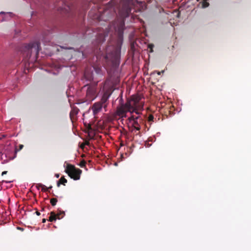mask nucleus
Listing matches in <instances>:
<instances>
[{
    "label": "nucleus",
    "mask_w": 251,
    "mask_h": 251,
    "mask_svg": "<svg viewBox=\"0 0 251 251\" xmlns=\"http://www.w3.org/2000/svg\"><path fill=\"white\" fill-rule=\"evenodd\" d=\"M132 7L134 11L141 10L144 8V4L137 0H122L120 2L118 16L117 20L110 25V29H114L118 35V38L114 45L109 46L106 49V54L103 56L104 69L107 67L116 69L120 63L121 49L123 43V33L125 27V19L131 13Z\"/></svg>",
    "instance_id": "nucleus-1"
},
{
    "label": "nucleus",
    "mask_w": 251,
    "mask_h": 251,
    "mask_svg": "<svg viewBox=\"0 0 251 251\" xmlns=\"http://www.w3.org/2000/svg\"><path fill=\"white\" fill-rule=\"evenodd\" d=\"M84 78L88 81L91 82L93 81L95 85L89 86L87 87L86 91V98L87 100L92 101L94 100L97 97L96 91L97 88L96 85L98 81H99L94 77V74L93 71L89 70L88 69H86L85 70L84 74Z\"/></svg>",
    "instance_id": "nucleus-2"
},
{
    "label": "nucleus",
    "mask_w": 251,
    "mask_h": 251,
    "mask_svg": "<svg viewBox=\"0 0 251 251\" xmlns=\"http://www.w3.org/2000/svg\"><path fill=\"white\" fill-rule=\"evenodd\" d=\"M138 100L137 99L133 98L128 100L126 103L121 104L117 108V114L122 117H126L127 112L130 113L135 112L138 114Z\"/></svg>",
    "instance_id": "nucleus-3"
},
{
    "label": "nucleus",
    "mask_w": 251,
    "mask_h": 251,
    "mask_svg": "<svg viewBox=\"0 0 251 251\" xmlns=\"http://www.w3.org/2000/svg\"><path fill=\"white\" fill-rule=\"evenodd\" d=\"M40 50V43L38 41L31 42L24 46L22 52L24 57L30 58L32 54L37 56Z\"/></svg>",
    "instance_id": "nucleus-4"
},
{
    "label": "nucleus",
    "mask_w": 251,
    "mask_h": 251,
    "mask_svg": "<svg viewBox=\"0 0 251 251\" xmlns=\"http://www.w3.org/2000/svg\"><path fill=\"white\" fill-rule=\"evenodd\" d=\"M113 88V82L110 78H108L105 81L102 88L101 89V91H102L103 95V99H105V100H107L110 96H111Z\"/></svg>",
    "instance_id": "nucleus-5"
},
{
    "label": "nucleus",
    "mask_w": 251,
    "mask_h": 251,
    "mask_svg": "<svg viewBox=\"0 0 251 251\" xmlns=\"http://www.w3.org/2000/svg\"><path fill=\"white\" fill-rule=\"evenodd\" d=\"M128 126L131 127V132H136L140 129V123L141 121V119L139 116H136L132 115L129 117L127 119Z\"/></svg>",
    "instance_id": "nucleus-6"
},
{
    "label": "nucleus",
    "mask_w": 251,
    "mask_h": 251,
    "mask_svg": "<svg viewBox=\"0 0 251 251\" xmlns=\"http://www.w3.org/2000/svg\"><path fill=\"white\" fill-rule=\"evenodd\" d=\"M65 171L68 174V175L74 179H79L80 175L81 173V170L76 169L71 165H68Z\"/></svg>",
    "instance_id": "nucleus-7"
},
{
    "label": "nucleus",
    "mask_w": 251,
    "mask_h": 251,
    "mask_svg": "<svg viewBox=\"0 0 251 251\" xmlns=\"http://www.w3.org/2000/svg\"><path fill=\"white\" fill-rule=\"evenodd\" d=\"M12 152L13 150L8 151L5 150L3 152L0 151V160L1 161L2 164L6 163L14 159V157L12 156Z\"/></svg>",
    "instance_id": "nucleus-8"
},
{
    "label": "nucleus",
    "mask_w": 251,
    "mask_h": 251,
    "mask_svg": "<svg viewBox=\"0 0 251 251\" xmlns=\"http://www.w3.org/2000/svg\"><path fill=\"white\" fill-rule=\"evenodd\" d=\"M102 108V104L101 102H96L93 104L92 109L94 115H97L100 112Z\"/></svg>",
    "instance_id": "nucleus-9"
},
{
    "label": "nucleus",
    "mask_w": 251,
    "mask_h": 251,
    "mask_svg": "<svg viewBox=\"0 0 251 251\" xmlns=\"http://www.w3.org/2000/svg\"><path fill=\"white\" fill-rule=\"evenodd\" d=\"M12 13L11 12L5 13L4 12H0V15L1 18L0 19V22H3L9 20L12 17Z\"/></svg>",
    "instance_id": "nucleus-10"
},
{
    "label": "nucleus",
    "mask_w": 251,
    "mask_h": 251,
    "mask_svg": "<svg viewBox=\"0 0 251 251\" xmlns=\"http://www.w3.org/2000/svg\"><path fill=\"white\" fill-rule=\"evenodd\" d=\"M107 36V33H100L97 37V42L98 44H100L105 40V37Z\"/></svg>",
    "instance_id": "nucleus-11"
},
{
    "label": "nucleus",
    "mask_w": 251,
    "mask_h": 251,
    "mask_svg": "<svg viewBox=\"0 0 251 251\" xmlns=\"http://www.w3.org/2000/svg\"><path fill=\"white\" fill-rule=\"evenodd\" d=\"M93 70L95 71V74L100 76L103 75V70L102 67L97 65L93 66Z\"/></svg>",
    "instance_id": "nucleus-12"
},
{
    "label": "nucleus",
    "mask_w": 251,
    "mask_h": 251,
    "mask_svg": "<svg viewBox=\"0 0 251 251\" xmlns=\"http://www.w3.org/2000/svg\"><path fill=\"white\" fill-rule=\"evenodd\" d=\"M60 219V218L59 216V215H56L53 212H51L50 213V215L49 217V221L50 222H53L56 220V218Z\"/></svg>",
    "instance_id": "nucleus-13"
},
{
    "label": "nucleus",
    "mask_w": 251,
    "mask_h": 251,
    "mask_svg": "<svg viewBox=\"0 0 251 251\" xmlns=\"http://www.w3.org/2000/svg\"><path fill=\"white\" fill-rule=\"evenodd\" d=\"M78 111L79 110L77 108H74L70 112V118L72 119L73 117L76 115L78 113Z\"/></svg>",
    "instance_id": "nucleus-14"
},
{
    "label": "nucleus",
    "mask_w": 251,
    "mask_h": 251,
    "mask_svg": "<svg viewBox=\"0 0 251 251\" xmlns=\"http://www.w3.org/2000/svg\"><path fill=\"white\" fill-rule=\"evenodd\" d=\"M138 42H139V40H136L135 42H132L131 44V48L133 51H135L137 50L136 46H138L137 43Z\"/></svg>",
    "instance_id": "nucleus-15"
},
{
    "label": "nucleus",
    "mask_w": 251,
    "mask_h": 251,
    "mask_svg": "<svg viewBox=\"0 0 251 251\" xmlns=\"http://www.w3.org/2000/svg\"><path fill=\"white\" fill-rule=\"evenodd\" d=\"M67 182V180L66 179H65L64 177H62L60 179V180L57 182V185L58 187L60 186V184H62L63 185H65V184Z\"/></svg>",
    "instance_id": "nucleus-16"
},
{
    "label": "nucleus",
    "mask_w": 251,
    "mask_h": 251,
    "mask_svg": "<svg viewBox=\"0 0 251 251\" xmlns=\"http://www.w3.org/2000/svg\"><path fill=\"white\" fill-rule=\"evenodd\" d=\"M38 186H41V190L43 191H48L49 189L51 188V187L48 188L47 186L41 183H38Z\"/></svg>",
    "instance_id": "nucleus-17"
},
{
    "label": "nucleus",
    "mask_w": 251,
    "mask_h": 251,
    "mask_svg": "<svg viewBox=\"0 0 251 251\" xmlns=\"http://www.w3.org/2000/svg\"><path fill=\"white\" fill-rule=\"evenodd\" d=\"M209 3L206 1V0L202 1V7L205 8L208 7Z\"/></svg>",
    "instance_id": "nucleus-18"
},
{
    "label": "nucleus",
    "mask_w": 251,
    "mask_h": 251,
    "mask_svg": "<svg viewBox=\"0 0 251 251\" xmlns=\"http://www.w3.org/2000/svg\"><path fill=\"white\" fill-rule=\"evenodd\" d=\"M57 202V200L56 199L52 198L50 200V203L52 206H54L56 202Z\"/></svg>",
    "instance_id": "nucleus-19"
},
{
    "label": "nucleus",
    "mask_w": 251,
    "mask_h": 251,
    "mask_svg": "<svg viewBox=\"0 0 251 251\" xmlns=\"http://www.w3.org/2000/svg\"><path fill=\"white\" fill-rule=\"evenodd\" d=\"M148 48L150 49V52H152L153 51V50H152V48L153 47V45H152V44H149L148 45Z\"/></svg>",
    "instance_id": "nucleus-20"
},
{
    "label": "nucleus",
    "mask_w": 251,
    "mask_h": 251,
    "mask_svg": "<svg viewBox=\"0 0 251 251\" xmlns=\"http://www.w3.org/2000/svg\"><path fill=\"white\" fill-rule=\"evenodd\" d=\"M85 164L86 162L84 161H82L80 162L79 165L81 167H83L84 166H85Z\"/></svg>",
    "instance_id": "nucleus-21"
},
{
    "label": "nucleus",
    "mask_w": 251,
    "mask_h": 251,
    "mask_svg": "<svg viewBox=\"0 0 251 251\" xmlns=\"http://www.w3.org/2000/svg\"><path fill=\"white\" fill-rule=\"evenodd\" d=\"M153 119V117L152 116H149V121H152Z\"/></svg>",
    "instance_id": "nucleus-22"
},
{
    "label": "nucleus",
    "mask_w": 251,
    "mask_h": 251,
    "mask_svg": "<svg viewBox=\"0 0 251 251\" xmlns=\"http://www.w3.org/2000/svg\"><path fill=\"white\" fill-rule=\"evenodd\" d=\"M55 176L56 178H58L59 177V175L58 174H56Z\"/></svg>",
    "instance_id": "nucleus-23"
},
{
    "label": "nucleus",
    "mask_w": 251,
    "mask_h": 251,
    "mask_svg": "<svg viewBox=\"0 0 251 251\" xmlns=\"http://www.w3.org/2000/svg\"><path fill=\"white\" fill-rule=\"evenodd\" d=\"M23 148V145H20V149H19V150H21Z\"/></svg>",
    "instance_id": "nucleus-24"
},
{
    "label": "nucleus",
    "mask_w": 251,
    "mask_h": 251,
    "mask_svg": "<svg viewBox=\"0 0 251 251\" xmlns=\"http://www.w3.org/2000/svg\"><path fill=\"white\" fill-rule=\"evenodd\" d=\"M7 173V171H4L2 173V175H5Z\"/></svg>",
    "instance_id": "nucleus-25"
},
{
    "label": "nucleus",
    "mask_w": 251,
    "mask_h": 251,
    "mask_svg": "<svg viewBox=\"0 0 251 251\" xmlns=\"http://www.w3.org/2000/svg\"><path fill=\"white\" fill-rule=\"evenodd\" d=\"M36 187H37V188L38 189H39L40 188H41V186H38V184H37Z\"/></svg>",
    "instance_id": "nucleus-26"
},
{
    "label": "nucleus",
    "mask_w": 251,
    "mask_h": 251,
    "mask_svg": "<svg viewBox=\"0 0 251 251\" xmlns=\"http://www.w3.org/2000/svg\"><path fill=\"white\" fill-rule=\"evenodd\" d=\"M36 214H37V215H40V212H38V211H36Z\"/></svg>",
    "instance_id": "nucleus-27"
},
{
    "label": "nucleus",
    "mask_w": 251,
    "mask_h": 251,
    "mask_svg": "<svg viewBox=\"0 0 251 251\" xmlns=\"http://www.w3.org/2000/svg\"><path fill=\"white\" fill-rule=\"evenodd\" d=\"M45 222H46V219H43L42 220V222H43V223H45Z\"/></svg>",
    "instance_id": "nucleus-28"
},
{
    "label": "nucleus",
    "mask_w": 251,
    "mask_h": 251,
    "mask_svg": "<svg viewBox=\"0 0 251 251\" xmlns=\"http://www.w3.org/2000/svg\"><path fill=\"white\" fill-rule=\"evenodd\" d=\"M161 72H159L158 73V75H160V74H161Z\"/></svg>",
    "instance_id": "nucleus-29"
},
{
    "label": "nucleus",
    "mask_w": 251,
    "mask_h": 251,
    "mask_svg": "<svg viewBox=\"0 0 251 251\" xmlns=\"http://www.w3.org/2000/svg\"><path fill=\"white\" fill-rule=\"evenodd\" d=\"M150 146H151V145H149V144H148V145H147V146H148V147H150Z\"/></svg>",
    "instance_id": "nucleus-30"
},
{
    "label": "nucleus",
    "mask_w": 251,
    "mask_h": 251,
    "mask_svg": "<svg viewBox=\"0 0 251 251\" xmlns=\"http://www.w3.org/2000/svg\"><path fill=\"white\" fill-rule=\"evenodd\" d=\"M20 230H23V229H22V228H20Z\"/></svg>",
    "instance_id": "nucleus-31"
}]
</instances>
